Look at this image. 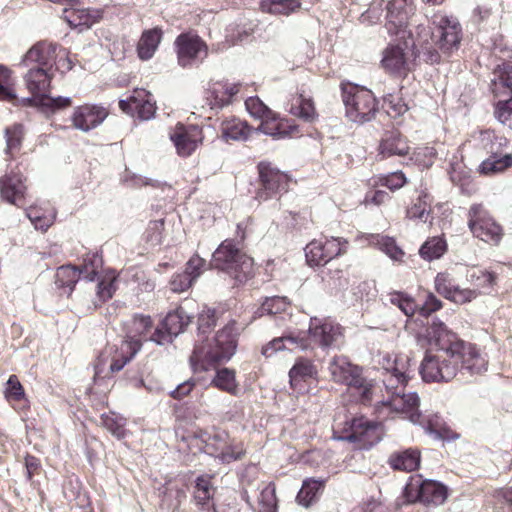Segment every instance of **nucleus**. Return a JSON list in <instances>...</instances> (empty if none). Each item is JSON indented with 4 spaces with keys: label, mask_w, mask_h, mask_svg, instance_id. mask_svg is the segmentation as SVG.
Listing matches in <instances>:
<instances>
[{
    "label": "nucleus",
    "mask_w": 512,
    "mask_h": 512,
    "mask_svg": "<svg viewBox=\"0 0 512 512\" xmlns=\"http://www.w3.org/2000/svg\"><path fill=\"white\" fill-rule=\"evenodd\" d=\"M221 137L224 141H246L252 134L253 128L246 121L237 117L226 118L220 125Z\"/></svg>",
    "instance_id": "nucleus-32"
},
{
    "label": "nucleus",
    "mask_w": 512,
    "mask_h": 512,
    "mask_svg": "<svg viewBox=\"0 0 512 512\" xmlns=\"http://www.w3.org/2000/svg\"><path fill=\"white\" fill-rule=\"evenodd\" d=\"M407 182L405 175L401 171L392 172L379 177L377 184L385 186L391 191H395L403 187Z\"/></svg>",
    "instance_id": "nucleus-63"
},
{
    "label": "nucleus",
    "mask_w": 512,
    "mask_h": 512,
    "mask_svg": "<svg viewBox=\"0 0 512 512\" xmlns=\"http://www.w3.org/2000/svg\"><path fill=\"white\" fill-rule=\"evenodd\" d=\"M474 147L484 151L488 157L477 168L480 175L493 176L512 167V153H505L510 141L495 129H483L473 136Z\"/></svg>",
    "instance_id": "nucleus-2"
},
{
    "label": "nucleus",
    "mask_w": 512,
    "mask_h": 512,
    "mask_svg": "<svg viewBox=\"0 0 512 512\" xmlns=\"http://www.w3.org/2000/svg\"><path fill=\"white\" fill-rule=\"evenodd\" d=\"M436 291L446 299L463 304L476 298L477 293L471 289H461L455 279L447 272H440L435 277Z\"/></svg>",
    "instance_id": "nucleus-25"
},
{
    "label": "nucleus",
    "mask_w": 512,
    "mask_h": 512,
    "mask_svg": "<svg viewBox=\"0 0 512 512\" xmlns=\"http://www.w3.org/2000/svg\"><path fill=\"white\" fill-rule=\"evenodd\" d=\"M490 222L495 224L493 217L483 204L479 203L471 206L468 224H489Z\"/></svg>",
    "instance_id": "nucleus-61"
},
{
    "label": "nucleus",
    "mask_w": 512,
    "mask_h": 512,
    "mask_svg": "<svg viewBox=\"0 0 512 512\" xmlns=\"http://www.w3.org/2000/svg\"><path fill=\"white\" fill-rule=\"evenodd\" d=\"M385 27L390 35L405 32L416 13L415 0H391L387 4Z\"/></svg>",
    "instance_id": "nucleus-19"
},
{
    "label": "nucleus",
    "mask_w": 512,
    "mask_h": 512,
    "mask_svg": "<svg viewBox=\"0 0 512 512\" xmlns=\"http://www.w3.org/2000/svg\"><path fill=\"white\" fill-rule=\"evenodd\" d=\"M334 382L355 388L363 401L371 399L372 383L362 375V369L345 356H335L328 366Z\"/></svg>",
    "instance_id": "nucleus-7"
},
{
    "label": "nucleus",
    "mask_w": 512,
    "mask_h": 512,
    "mask_svg": "<svg viewBox=\"0 0 512 512\" xmlns=\"http://www.w3.org/2000/svg\"><path fill=\"white\" fill-rule=\"evenodd\" d=\"M177 154L181 157L191 156L202 145L204 140L203 129L198 125H185L177 123L170 132Z\"/></svg>",
    "instance_id": "nucleus-18"
},
{
    "label": "nucleus",
    "mask_w": 512,
    "mask_h": 512,
    "mask_svg": "<svg viewBox=\"0 0 512 512\" xmlns=\"http://www.w3.org/2000/svg\"><path fill=\"white\" fill-rule=\"evenodd\" d=\"M340 90L345 116L350 121L364 124L376 117L379 111L378 100L370 89L351 82H342Z\"/></svg>",
    "instance_id": "nucleus-4"
},
{
    "label": "nucleus",
    "mask_w": 512,
    "mask_h": 512,
    "mask_svg": "<svg viewBox=\"0 0 512 512\" xmlns=\"http://www.w3.org/2000/svg\"><path fill=\"white\" fill-rule=\"evenodd\" d=\"M162 39V30L158 27L144 30L137 43V54L141 60L153 57Z\"/></svg>",
    "instance_id": "nucleus-38"
},
{
    "label": "nucleus",
    "mask_w": 512,
    "mask_h": 512,
    "mask_svg": "<svg viewBox=\"0 0 512 512\" xmlns=\"http://www.w3.org/2000/svg\"><path fill=\"white\" fill-rule=\"evenodd\" d=\"M383 107L387 114L393 118L403 115L409 109L407 103L399 93L387 94L383 99Z\"/></svg>",
    "instance_id": "nucleus-53"
},
{
    "label": "nucleus",
    "mask_w": 512,
    "mask_h": 512,
    "mask_svg": "<svg viewBox=\"0 0 512 512\" xmlns=\"http://www.w3.org/2000/svg\"><path fill=\"white\" fill-rule=\"evenodd\" d=\"M409 149L407 141L398 131L386 132L378 148L379 154L384 158L395 155L405 156L409 153Z\"/></svg>",
    "instance_id": "nucleus-35"
},
{
    "label": "nucleus",
    "mask_w": 512,
    "mask_h": 512,
    "mask_svg": "<svg viewBox=\"0 0 512 512\" xmlns=\"http://www.w3.org/2000/svg\"><path fill=\"white\" fill-rule=\"evenodd\" d=\"M427 198L426 194L421 195L407 208L406 215L409 220L428 224H440L451 221L452 211L446 204H438L431 208Z\"/></svg>",
    "instance_id": "nucleus-17"
},
{
    "label": "nucleus",
    "mask_w": 512,
    "mask_h": 512,
    "mask_svg": "<svg viewBox=\"0 0 512 512\" xmlns=\"http://www.w3.org/2000/svg\"><path fill=\"white\" fill-rule=\"evenodd\" d=\"M81 275L79 268L72 265H63L57 269L55 284L59 289H63L64 293L70 295Z\"/></svg>",
    "instance_id": "nucleus-40"
},
{
    "label": "nucleus",
    "mask_w": 512,
    "mask_h": 512,
    "mask_svg": "<svg viewBox=\"0 0 512 512\" xmlns=\"http://www.w3.org/2000/svg\"><path fill=\"white\" fill-rule=\"evenodd\" d=\"M102 265L103 260L98 253L87 254L79 270L88 281H94Z\"/></svg>",
    "instance_id": "nucleus-54"
},
{
    "label": "nucleus",
    "mask_w": 512,
    "mask_h": 512,
    "mask_svg": "<svg viewBox=\"0 0 512 512\" xmlns=\"http://www.w3.org/2000/svg\"><path fill=\"white\" fill-rule=\"evenodd\" d=\"M57 43L47 40L35 43L23 56L21 65L24 67L43 68L54 71V65L57 59Z\"/></svg>",
    "instance_id": "nucleus-21"
},
{
    "label": "nucleus",
    "mask_w": 512,
    "mask_h": 512,
    "mask_svg": "<svg viewBox=\"0 0 512 512\" xmlns=\"http://www.w3.org/2000/svg\"><path fill=\"white\" fill-rule=\"evenodd\" d=\"M198 438L204 444L205 452L222 463H231L244 455L242 444L230 440L229 434L224 430L201 431Z\"/></svg>",
    "instance_id": "nucleus-9"
},
{
    "label": "nucleus",
    "mask_w": 512,
    "mask_h": 512,
    "mask_svg": "<svg viewBox=\"0 0 512 512\" xmlns=\"http://www.w3.org/2000/svg\"><path fill=\"white\" fill-rule=\"evenodd\" d=\"M28 71L24 75V82L30 94L39 99L50 91L51 81L54 77V71L43 68L27 67Z\"/></svg>",
    "instance_id": "nucleus-28"
},
{
    "label": "nucleus",
    "mask_w": 512,
    "mask_h": 512,
    "mask_svg": "<svg viewBox=\"0 0 512 512\" xmlns=\"http://www.w3.org/2000/svg\"><path fill=\"white\" fill-rule=\"evenodd\" d=\"M492 107L494 118L504 127L512 130V96L506 99L498 98Z\"/></svg>",
    "instance_id": "nucleus-48"
},
{
    "label": "nucleus",
    "mask_w": 512,
    "mask_h": 512,
    "mask_svg": "<svg viewBox=\"0 0 512 512\" xmlns=\"http://www.w3.org/2000/svg\"><path fill=\"white\" fill-rule=\"evenodd\" d=\"M494 508L500 512H512V488H502L494 492Z\"/></svg>",
    "instance_id": "nucleus-60"
},
{
    "label": "nucleus",
    "mask_w": 512,
    "mask_h": 512,
    "mask_svg": "<svg viewBox=\"0 0 512 512\" xmlns=\"http://www.w3.org/2000/svg\"><path fill=\"white\" fill-rule=\"evenodd\" d=\"M191 323V317L183 307L170 311L156 327L149 340L158 345L172 343L173 339L182 333Z\"/></svg>",
    "instance_id": "nucleus-11"
},
{
    "label": "nucleus",
    "mask_w": 512,
    "mask_h": 512,
    "mask_svg": "<svg viewBox=\"0 0 512 512\" xmlns=\"http://www.w3.org/2000/svg\"><path fill=\"white\" fill-rule=\"evenodd\" d=\"M289 113L305 122L312 123L318 118V113L311 98L303 93L291 95L289 100Z\"/></svg>",
    "instance_id": "nucleus-34"
},
{
    "label": "nucleus",
    "mask_w": 512,
    "mask_h": 512,
    "mask_svg": "<svg viewBox=\"0 0 512 512\" xmlns=\"http://www.w3.org/2000/svg\"><path fill=\"white\" fill-rule=\"evenodd\" d=\"M379 248L395 261H401L404 252L396 245L394 239L390 237L381 236L377 239Z\"/></svg>",
    "instance_id": "nucleus-62"
},
{
    "label": "nucleus",
    "mask_w": 512,
    "mask_h": 512,
    "mask_svg": "<svg viewBox=\"0 0 512 512\" xmlns=\"http://www.w3.org/2000/svg\"><path fill=\"white\" fill-rule=\"evenodd\" d=\"M119 108L132 117L149 120L156 112V102L149 91L135 89L127 99L119 101Z\"/></svg>",
    "instance_id": "nucleus-22"
},
{
    "label": "nucleus",
    "mask_w": 512,
    "mask_h": 512,
    "mask_svg": "<svg viewBox=\"0 0 512 512\" xmlns=\"http://www.w3.org/2000/svg\"><path fill=\"white\" fill-rule=\"evenodd\" d=\"M416 54L408 50L407 44H388L382 51L380 66L386 74L404 80L415 69Z\"/></svg>",
    "instance_id": "nucleus-8"
},
{
    "label": "nucleus",
    "mask_w": 512,
    "mask_h": 512,
    "mask_svg": "<svg viewBox=\"0 0 512 512\" xmlns=\"http://www.w3.org/2000/svg\"><path fill=\"white\" fill-rule=\"evenodd\" d=\"M383 384L389 397H394L405 390V385L410 378L409 358L389 357L383 360Z\"/></svg>",
    "instance_id": "nucleus-14"
},
{
    "label": "nucleus",
    "mask_w": 512,
    "mask_h": 512,
    "mask_svg": "<svg viewBox=\"0 0 512 512\" xmlns=\"http://www.w3.org/2000/svg\"><path fill=\"white\" fill-rule=\"evenodd\" d=\"M426 431L437 439L453 440L457 435L443 422L440 416L433 415L428 418Z\"/></svg>",
    "instance_id": "nucleus-50"
},
{
    "label": "nucleus",
    "mask_w": 512,
    "mask_h": 512,
    "mask_svg": "<svg viewBox=\"0 0 512 512\" xmlns=\"http://www.w3.org/2000/svg\"><path fill=\"white\" fill-rule=\"evenodd\" d=\"M236 337L235 323L232 322L218 331L213 341L208 345H196L190 356L192 368L195 371L208 370L210 366L228 361L236 351Z\"/></svg>",
    "instance_id": "nucleus-3"
},
{
    "label": "nucleus",
    "mask_w": 512,
    "mask_h": 512,
    "mask_svg": "<svg viewBox=\"0 0 512 512\" xmlns=\"http://www.w3.org/2000/svg\"><path fill=\"white\" fill-rule=\"evenodd\" d=\"M382 426L365 417L353 418L349 428L338 439L357 444L359 449H370L382 439Z\"/></svg>",
    "instance_id": "nucleus-10"
},
{
    "label": "nucleus",
    "mask_w": 512,
    "mask_h": 512,
    "mask_svg": "<svg viewBox=\"0 0 512 512\" xmlns=\"http://www.w3.org/2000/svg\"><path fill=\"white\" fill-rule=\"evenodd\" d=\"M388 462L394 470L411 472L420 465V453L415 449L395 452L390 455Z\"/></svg>",
    "instance_id": "nucleus-39"
},
{
    "label": "nucleus",
    "mask_w": 512,
    "mask_h": 512,
    "mask_svg": "<svg viewBox=\"0 0 512 512\" xmlns=\"http://www.w3.org/2000/svg\"><path fill=\"white\" fill-rule=\"evenodd\" d=\"M178 64L191 67L197 61H202L208 55L207 44L197 34L181 33L175 40Z\"/></svg>",
    "instance_id": "nucleus-13"
},
{
    "label": "nucleus",
    "mask_w": 512,
    "mask_h": 512,
    "mask_svg": "<svg viewBox=\"0 0 512 512\" xmlns=\"http://www.w3.org/2000/svg\"><path fill=\"white\" fill-rule=\"evenodd\" d=\"M16 170L18 166L0 177V197L9 204L23 207L27 194L26 177Z\"/></svg>",
    "instance_id": "nucleus-23"
},
{
    "label": "nucleus",
    "mask_w": 512,
    "mask_h": 512,
    "mask_svg": "<svg viewBox=\"0 0 512 512\" xmlns=\"http://www.w3.org/2000/svg\"><path fill=\"white\" fill-rule=\"evenodd\" d=\"M211 384L218 389L236 396L239 392L234 370L222 368L216 371Z\"/></svg>",
    "instance_id": "nucleus-45"
},
{
    "label": "nucleus",
    "mask_w": 512,
    "mask_h": 512,
    "mask_svg": "<svg viewBox=\"0 0 512 512\" xmlns=\"http://www.w3.org/2000/svg\"><path fill=\"white\" fill-rule=\"evenodd\" d=\"M289 305L287 297L273 296L265 299L261 304L260 311L262 314H278L285 312Z\"/></svg>",
    "instance_id": "nucleus-57"
},
{
    "label": "nucleus",
    "mask_w": 512,
    "mask_h": 512,
    "mask_svg": "<svg viewBox=\"0 0 512 512\" xmlns=\"http://www.w3.org/2000/svg\"><path fill=\"white\" fill-rule=\"evenodd\" d=\"M259 512H276L277 499L275 487L272 484L265 486L259 493Z\"/></svg>",
    "instance_id": "nucleus-56"
},
{
    "label": "nucleus",
    "mask_w": 512,
    "mask_h": 512,
    "mask_svg": "<svg viewBox=\"0 0 512 512\" xmlns=\"http://www.w3.org/2000/svg\"><path fill=\"white\" fill-rule=\"evenodd\" d=\"M389 301L392 305L399 308L407 317H412L418 310V305L415 300L404 292L395 291L390 293Z\"/></svg>",
    "instance_id": "nucleus-51"
},
{
    "label": "nucleus",
    "mask_w": 512,
    "mask_h": 512,
    "mask_svg": "<svg viewBox=\"0 0 512 512\" xmlns=\"http://www.w3.org/2000/svg\"><path fill=\"white\" fill-rule=\"evenodd\" d=\"M39 105L43 108L45 112L56 113L57 111L69 108L72 106V100L69 97H50L45 94V96H41L39 99Z\"/></svg>",
    "instance_id": "nucleus-55"
},
{
    "label": "nucleus",
    "mask_w": 512,
    "mask_h": 512,
    "mask_svg": "<svg viewBox=\"0 0 512 512\" xmlns=\"http://www.w3.org/2000/svg\"><path fill=\"white\" fill-rule=\"evenodd\" d=\"M4 394L9 402L20 401L25 398L24 388L16 375H10L8 378Z\"/></svg>",
    "instance_id": "nucleus-58"
},
{
    "label": "nucleus",
    "mask_w": 512,
    "mask_h": 512,
    "mask_svg": "<svg viewBox=\"0 0 512 512\" xmlns=\"http://www.w3.org/2000/svg\"><path fill=\"white\" fill-rule=\"evenodd\" d=\"M404 492L409 501H419L427 505L438 506L447 499L446 486L430 479L411 481L406 485Z\"/></svg>",
    "instance_id": "nucleus-12"
},
{
    "label": "nucleus",
    "mask_w": 512,
    "mask_h": 512,
    "mask_svg": "<svg viewBox=\"0 0 512 512\" xmlns=\"http://www.w3.org/2000/svg\"><path fill=\"white\" fill-rule=\"evenodd\" d=\"M308 338L309 347L314 342L319 346L326 348L338 346L342 340V328L339 324L319 318H311L308 332H298Z\"/></svg>",
    "instance_id": "nucleus-20"
},
{
    "label": "nucleus",
    "mask_w": 512,
    "mask_h": 512,
    "mask_svg": "<svg viewBox=\"0 0 512 512\" xmlns=\"http://www.w3.org/2000/svg\"><path fill=\"white\" fill-rule=\"evenodd\" d=\"M433 24L439 33V38L435 42L438 48L444 53H450L453 49H457L462 38V28L458 20L441 15L435 16Z\"/></svg>",
    "instance_id": "nucleus-24"
},
{
    "label": "nucleus",
    "mask_w": 512,
    "mask_h": 512,
    "mask_svg": "<svg viewBox=\"0 0 512 512\" xmlns=\"http://www.w3.org/2000/svg\"><path fill=\"white\" fill-rule=\"evenodd\" d=\"M470 232L480 240L496 245L502 238L501 226H469Z\"/></svg>",
    "instance_id": "nucleus-52"
},
{
    "label": "nucleus",
    "mask_w": 512,
    "mask_h": 512,
    "mask_svg": "<svg viewBox=\"0 0 512 512\" xmlns=\"http://www.w3.org/2000/svg\"><path fill=\"white\" fill-rule=\"evenodd\" d=\"M494 98L512 96V62L504 61L495 66L489 83Z\"/></svg>",
    "instance_id": "nucleus-26"
},
{
    "label": "nucleus",
    "mask_w": 512,
    "mask_h": 512,
    "mask_svg": "<svg viewBox=\"0 0 512 512\" xmlns=\"http://www.w3.org/2000/svg\"><path fill=\"white\" fill-rule=\"evenodd\" d=\"M341 252L339 238L326 242L322 247L313 243L306 247L307 261L314 265H321L322 262L326 263L333 256L341 254Z\"/></svg>",
    "instance_id": "nucleus-36"
},
{
    "label": "nucleus",
    "mask_w": 512,
    "mask_h": 512,
    "mask_svg": "<svg viewBox=\"0 0 512 512\" xmlns=\"http://www.w3.org/2000/svg\"><path fill=\"white\" fill-rule=\"evenodd\" d=\"M4 137L6 141L5 147V155L6 160L12 161L16 158L17 154L20 152L24 137H25V127L21 123H13L10 126H7L4 130Z\"/></svg>",
    "instance_id": "nucleus-37"
},
{
    "label": "nucleus",
    "mask_w": 512,
    "mask_h": 512,
    "mask_svg": "<svg viewBox=\"0 0 512 512\" xmlns=\"http://www.w3.org/2000/svg\"><path fill=\"white\" fill-rule=\"evenodd\" d=\"M127 420L114 412L101 415V424L116 438L123 439L127 431L125 429Z\"/></svg>",
    "instance_id": "nucleus-47"
},
{
    "label": "nucleus",
    "mask_w": 512,
    "mask_h": 512,
    "mask_svg": "<svg viewBox=\"0 0 512 512\" xmlns=\"http://www.w3.org/2000/svg\"><path fill=\"white\" fill-rule=\"evenodd\" d=\"M61 17L71 28L83 30L99 22L103 17V12L100 9H79L70 7L63 9Z\"/></svg>",
    "instance_id": "nucleus-30"
},
{
    "label": "nucleus",
    "mask_w": 512,
    "mask_h": 512,
    "mask_svg": "<svg viewBox=\"0 0 512 512\" xmlns=\"http://www.w3.org/2000/svg\"><path fill=\"white\" fill-rule=\"evenodd\" d=\"M289 344L293 348H300L306 350L309 348L308 338L305 335L297 334L296 332H288L280 337L274 338L262 348V354L265 357H271L275 352L287 348Z\"/></svg>",
    "instance_id": "nucleus-31"
},
{
    "label": "nucleus",
    "mask_w": 512,
    "mask_h": 512,
    "mask_svg": "<svg viewBox=\"0 0 512 512\" xmlns=\"http://www.w3.org/2000/svg\"><path fill=\"white\" fill-rule=\"evenodd\" d=\"M152 326L153 322L150 316L135 314L131 320V327L128 331L127 339L125 341L138 339V337H146ZM139 340L141 341L140 338Z\"/></svg>",
    "instance_id": "nucleus-49"
},
{
    "label": "nucleus",
    "mask_w": 512,
    "mask_h": 512,
    "mask_svg": "<svg viewBox=\"0 0 512 512\" xmlns=\"http://www.w3.org/2000/svg\"><path fill=\"white\" fill-rule=\"evenodd\" d=\"M318 371L313 362L307 358H298L289 371L290 385L294 389H302L303 383L317 377Z\"/></svg>",
    "instance_id": "nucleus-33"
},
{
    "label": "nucleus",
    "mask_w": 512,
    "mask_h": 512,
    "mask_svg": "<svg viewBox=\"0 0 512 512\" xmlns=\"http://www.w3.org/2000/svg\"><path fill=\"white\" fill-rule=\"evenodd\" d=\"M28 219L36 224H53L56 220V209L50 202L31 205L26 210Z\"/></svg>",
    "instance_id": "nucleus-41"
},
{
    "label": "nucleus",
    "mask_w": 512,
    "mask_h": 512,
    "mask_svg": "<svg viewBox=\"0 0 512 512\" xmlns=\"http://www.w3.org/2000/svg\"><path fill=\"white\" fill-rule=\"evenodd\" d=\"M382 403L391 410L409 415V419L413 423H420L421 415L418 412L419 397L415 392L396 394L394 397H388Z\"/></svg>",
    "instance_id": "nucleus-27"
},
{
    "label": "nucleus",
    "mask_w": 512,
    "mask_h": 512,
    "mask_svg": "<svg viewBox=\"0 0 512 512\" xmlns=\"http://www.w3.org/2000/svg\"><path fill=\"white\" fill-rule=\"evenodd\" d=\"M243 89V83L228 78L211 80L206 90V102L211 109H222L233 104Z\"/></svg>",
    "instance_id": "nucleus-15"
},
{
    "label": "nucleus",
    "mask_w": 512,
    "mask_h": 512,
    "mask_svg": "<svg viewBox=\"0 0 512 512\" xmlns=\"http://www.w3.org/2000/svg\"><path fill=\"white\" fill-rule=\"evenodd\" d=\"M16 100L14 72L0 64V101L14 103Z\"/></svg>",
    "instance_id": "nucleus-43"
},
{
    "label": "nucleus",
    "mask_w": 512,
    "mask_h": 512,
    "mask_svg": "<svg viewBox=\"0 0 512 512\" xmlns=\"http://www.w3.org/2000/svg\"><path fill=\"white\" fill-rule=\"evenodd\" d=\"M255 199L259 202L280 198L287 193L291 177L269 161H260L257 166Z\"/></svg>",
    "instance_id": "nucleus-6"
},
{
    "label": "nucleus",
    "mask_w": 512,
    "mask_h": 512,
    "mask_svg": "<svg viewBox=\"0 0 512 512\" xmlns=\"http://www.w3.org/2000/svg\"><path fill=\"white\" fill-rule=\"evenodd\" d=\"M211 489L212 485L209 476L202 475L196 479L195 499L199 504L204 505L208 502L211 498Z\"/></svg>",
    "instance_id": "nucleus-59"
},
{
    "label": "nucleus",
    "mask_w": 512,
    "mask_h": 512,
    "mask_svg": "<svg viewBox=\"0 0 512 512\" xmlns=\"http://www.w3.org/2000/svg\"><path fill=\"white\" fill-rule=\"evenodd\" d=\"M259 129L274 138L292 137L299 134V126L293 120L279 118L272 112L261 121Z\"/></svg>",
    "instance_id": "nucleus-29"
},
{
    "label": "nucleus",
    "mask_w": 512,
    "mask_h": 512,
    "mask_svg": "<svg viewBox=\"0 0 512 512\" xmlns=\"http://www.w3.org/2000/svg\"><path fill=\"white\" fill-rule=\"evenodd\" d=\"M429 348L419 372L425 382H448L458 374L477 375L487 370V360L477 348L461 340L438 319L426 329Z\"/></svg>",
    "instance_id": "nucleus-1"
},
{
    "label": "nucleus",
    "mask_w": 512,
    "mask_h": 512,
    "mask_svg": "<svg viewBox=\"0 0 512 512\" xmlns=\"http://www.w3.org/2000/svg\"><path fill=\"white\" fill-rule=\"evenodd\" d=\"M193 282V276H190L183 271L181 273H175L171 277L169 285L173 292L181 293L188 290L192 286Z\"/></svg>",
    "instance_id": "nucleus-64"
},
{
    "label": "nucleus",
    "mask_w": 512,
    "mask_h": 512,
    "mask_svg": "<svg viewBox=\"0 0 512 512\" xmlns=\"http://www.w3.org/2000/svg\"><path fill=\"white\" fill-rule=\"evenodd\" d=\"M322 488V481L314 479L305 480L297 494V502L304 507H309L318 498Z\"/></svg>",
    "instance_id": "nucleus-46"
},
{
    "label": "nucleus",
    "mask_w": 512,
    "mask_h": 512,
    "mask_svg": "<svg viewBox=\"0 0 512 512\" xmlns=\"http://www.w3.org/2000/svg\"><path fill=\"white\" fill-rule=\"evenodd\" d=\"M211 266L229 274L238 283H243L253 274V259L241 252L234 240H225L214 251Z\"/></svg>",
    "instance_id": "nucleus-5"
},
{
    "label": "nucleus",
    "mask_w": 512,
    "mask_h": 512,
    "mask_svg": "<svg viewBox=\"0 0 512 512\" xmlns=\"http://www.w3.org/2000/svg\"><path fill=\"white\" fill-rule=\"evenodd\" d=\"M109 114V108L103 104L84 103L74 107L70 116L71 127L87 133L100 126Z\"/></svg>",
    "instance_id": "nucleus-16"
},
{
    "label": "nucleus",
    "mask_w": 512,
    "mask_h": 512,
    "mask_svg": "<svg viewBox=\"0 0 512 512\" xmlns=\"http://www.w3.org/2000/svg\"><path fill=\"white\" fill-rule=\"evenodd\" d=\"M447 250V243L443 237L428 238L420 247V256L427 261L439 259Z\"/></svg>",
    "instance_id": "nucleus-44"
},
{
    "label": "nucleus",
    "mask_w": 512,
    "mask_h": 512,
    "mask_svg": "<svg viewBox=\"0 0 512 512\" xmlns=\"http://www.w3.org/2000/svg\"><path fill=\"white\" fill-rule=\"evenodd\" d=\"M141 342L139 339H132L131 341H123L119 349V357H114L110 365L111 372H119L124 366L136 355L141 349Z\"/></svg>",
    "instance_id": "nucleus-42"
}]
</instances>
